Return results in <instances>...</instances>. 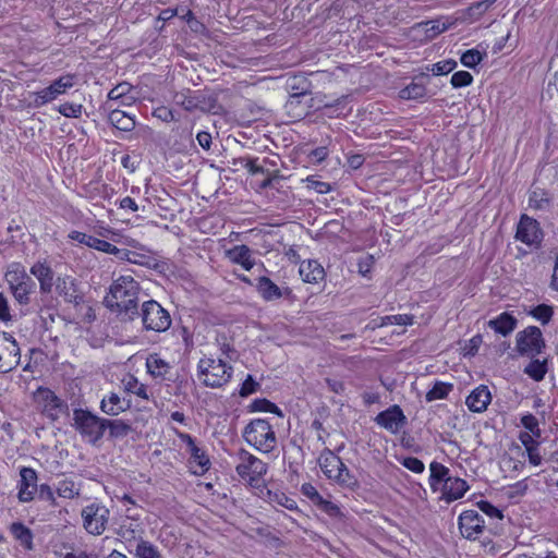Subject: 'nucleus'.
<instances>
[{
    "label": "nucleus",
    "mask_w": 558,
    "mask_h": 558,
    "mask_svg": "<svg viewBox=\"0 0 558 558\" xmlns=\"http://www.w3.org/2000/svg\"><path fill=\"white\" fill-rule=\"evenodd\" d=\"M267 497L269 502L282 506L288 510L298 509L296 501L288 497L284 493L267 490Z\"/></svg>",
    "instance_id": "79ce46f5"
},
{
    "label": "nucleus",
    "mask_w": 558,
    "mask_h": 558,
    "mask_svg": "<svg viewBox=\"0 0 558 558\" xmlns=\"http://www.w3.org/2000/svg\"><path fill=\"white\" fill-rule=\"evenodd\" d=\"M153 114L156 119L161 120L162 122H171L174 119L172 109L167 106L157 107Z\"/></svg>",
    "instance_id": "bf43d9fd"
},
{
    "label": "nucleus",
    "mask_w": 558,
    "mask_h": 558,
    "mask_svg": "<svg viewBox=\"0 0 558 558\" xmlns=\"http://www.w3.org/2000/svg\"><path fill=\"white\" fill-rule=\"evenodd\" d=\"M529 205L534 209H543L546 205H548V199L543 197L538 198V193L534 191L529 197Z\"/></svg>",
    "instance_id": "e2e57ef3"
},
{
    "label": "nucleus",
    "mask_w": 558,
    "mask_h": 558,
    "mask_svg": "<svg viewBox=\"0 0 558 558\" xmlns=\"http://www.w3.org/2000/svg\"><path fill=\"white\" fill-rule=\"evenodd\" d=\"M69 238L71 240L77 241L78 243L84 244L90 248H94V250H97L99 252H104L107 254L119 255L122 252L120 248H118L113 244H111L105 240L95 238L93 235L86 234L84 232L71 231L69 233Z\"/></svg>",
    "instance_id": "4be33fe9"
},
{
    "label": "nucleus",
    "mask_w": 558,
    "mask_h": 558,
    "mask_svg": "<svg viewBox=\"0 0 558 558\" xmlns=\"http://www.w3.org/2000/svg\"><path fill=\"white\" fill-rule=\"evenodd\" d=\"M461 535L468 539H476L485 529V521L475 510L463 511L458 518Z\"/></svg>",
    "instance_id": "dca6fc26"
},
{
    "label": "nucleus",
    "mask_w": 558,
    "mask_h": 558,
    "mask_svg": "<svg viewBox=\"0 0 558 558\" xmlns=\"http://www.w3.org/2000/svg\"><path fill=\"white\" fill-rule=\"evenodd\" d=\"M306 186L319 194H327L331 191V185L327 182L315 180L314 177L310 175L305 179Z\"/></svg>",
    "instance_id": "5fc2aeb1"
},
{
    "label": "nucleus",
    "mask_w": 558,
    "mask_h": 558,
    "mask_svg": "<svg viewBox=\"0 0 558 558\" xmlns=\"http://www.w3.org/2000/svg\"><path fill=\"white\" fill-rule=\"evenodd\" d=\"M304 96H306L305 93L292 94L286 102L284 107H286L287 111L289 113H292V116L294 118H301L302 116H304L306 113L305 108H302L298 112H293L299 107V105L301 104V98Z\"/></svg>",
    "instance_id": "49530a36"
},
{
    "label": "nucleus",
    "mask_w": 558,
    "mask_h": 558,
    "mask_svg": "<svg viewBox=\"0 0 558 558\" xmlns=\"http://www.w3.org/2000/svg\"><path fill=\"white\" fill-rule=\"evenodd\" d=\"M488 326L497 333L508 336L517 327V319L507 312L501 313L496 318L488 322Z\"/></svg>",
    "instance_id": "473e14b6"
},
{
    "label": "nucleus",
    "mask_w": 558,
    "mask_h": 558,
    "mask_svg": "<svg viewBox=\"0 0 558 558\" xmlns=\"http://www.w3.org/2000/svg\"><path fill=\"white\" fill-rule=\"evenodd\" d=\"M106 429H109L111 438H123L132 432L130 424L122 420H108L106 418Z\"/></svg>",
    "instance_id": "ea45409f"
},
{
    "label": "nucleus",
    "mask_w": 558,
    "mask_h": 558,
    "mask_svg": "<svg viewBox=\"0 0 558 558\" xmlns=\"http://www.w3.org/2000/svg\"><path fill=\"white\" fill-rule=\"evenodd\" d=\"M56 490L59 497L73 499L80 496L81 486L73 480L64 478L58 482Z\"/></svg>",
    "instance_id": "c9c22d12"
},
{
    "label": "nucleus",
    "mask_w": 558,
    "mask_h": 558,
    "mask_svg": "<svg viewBox=\"0 0 558 558\" xmlns=\"http://www.w3.org/2000/svg\"><path fill=\"white\" fill-rule=\"evenodd\" d=\"M83 527L88 534L101 535L108 525L110 511L101 502H92L81 511Z\"/></svg>",
    "instance_id": "1a4fd4ad"
},
{
    "label": "nucleus",
    "mask_w": 558,
    "mask_h": 558,
    "mask_svg": "<svg viewBox=\"0 0 558 558\" xmlns=\"http://www.w3.org/2000/svg\"><path fill=\"white\" fill-rule=\"evenodd\" d=\"M318 463L323 473L338 485L347 488H353L357 485L355 476L331 450H324L319 456Z\"/></svg>",
    "instance_id": "20e7f679"
},
{
    "label": "nucleus",
    "mask_w": 558,
    "mask_h": 558,
    "mask_svg": "<svg viewBox=\"0 0 558 558\" xmlns=\"http://www.w3.org/2000/svg\"><path fill=\"white\" fill-rule=\"evenodd\" d=\"M38 498L41 500L49 501L52 507L57 506V499L52 488L48 484H41L38 488Z\"/></svg>",
    "instance_id": "6e6d98bb"
},
{
    "label": "nucleus",
    "mask_w": 558,
    "mask_h": 558,
    "mask_svg": "<svg viewBox=\"0 0 558 558\" xmlns=\"http://www.w3.org/2000/svg\"><path fill=\"white\" fill-rule=\"evenodd\" d=\"M236 460L238 475L251 486L257 484L267 473V464L244 449L238 451Z\"/></svg>",
    "instance_id": "0eeeda50"
},
{
    "label": "nucleus",
    "mask_w": 558,
    "mask_h": 558,
    "mask_svg": "<svg viewBox=\"0 0 558 558\" xmlns=\"http://www.w3.org/2000/svg\"><path fill=\"white\" fill-rule=\"evenodd\" d=\"M19 494L17 498L21 502H31L37 493V472L27 466L20 470Z\"/></svg>",
    "instance_id": "a211bd4d"
},
{
    "label": "nucleus",
    "mask_w": 558,
    "mask_h": 558,
    "mask_svg": "<svg viewBox=\"0 0 558 558\" xmlns=\"http://www.w3.org/2000/svg\"><path fill=\"white\" fill-rule=\"evenodd\" d=\"M137 558H162L158 549L149 542L141 539L135 549Z\"/></svg>",
    "instance_id": "37998d69"
},
{
    "label": "nucleus",
    "mask_w": 558,
    "mask_h": 558,
    "mask_svg": "<svg viewBox=\"0 0 558 558\" xmlns=\"http://www.w3.org/2000/svg\"><path fill=\"white\" fill-rule=\"evenodd\" d=\"M177 17L184 21L193 33L199 34L205 29L204 24L193 15L191 10L177 8Z\"/></svg>",
    "instance_id": "a19ab883"
},
{
    "label": "nucleus",
    "mask_w": 558,
    "mask_h": 558,
    "mask_svg": "<svg viewBox=\"0 0 558 558\" xmlns=\"http://www.w3.org/2000/svg\"><path fill=\"white\" fill-rule=\"evenodd\" d=\"M375 422L391 434H398L407 424V417L402 409L395 404L378 413L375 417Z\"/></svg>",
    "instance_id": "f3484780"
},
{
    "label": "nucleus",
    "mask_w": 558,
    "mask_h": 558,
    "mask_svg": "<svg viewBox=\"0 0 558 558\" xmlns=\"http://www.w3.org/2000/svg\"><path fill=\"white\" fill-rule=\"evenodd\" d=\"M256 289L260 296L268 302L277 301L283 295L282 289L266 276L257 278Z\"/></svg>",
    "instance_id": "c756f323"
},
{
    "label": "nucleus",
    "mask_w": 558,
    "mask_h": 558,
    "mask_svg": "<svg viewBox=\"0 0 558 558\" xmlns=\"http://www.w3.org/2000/svg\"><path fill=\"white\" fill-rule=\"evenodd\" d=\"M0 319L2 322H9L11 319L8 299L3 293H0Z\"/></svg>",
    "instance_id": "0e129e2a"
},
{
    "label": "nucleus",
    "mask_w": 558,
    "mask_h": 558,
    "mask_svg": "<svg viewBox=\"0 0 558 558\" xmlns=\"http://www.w3.org/2000/svg\"><path fill=\"white\" fill-rule=\"evenodd\" d=\"M252 410L257 412H269L281 415L280 409L272 402L266 399H256L252 403Z\"/></svg>",
    "instance_id": "09e8293b"
},
{
    "label": "nucleus",
    "mask_w": 558,
    "mask_h": 558,
    "mask_svg": "<svg viewBox=\"0 0 558 558\" xmlns=\"http://www.w3.org/2000/svg\"><path fill=\"white\" fill-rule=\"evenodd\" d=\"M233 368L221 357H204L198 362V378L210 388L225 386L232 377Z\"/></svg>",
    "instance_id": "7ed1b4c3"
},
{
    "label": "nucleus",
    "mask_w": 558,
    "mask_h": 558,
    "mask_svg": "<svg viewBox=\"0 0 558 558\" xmlns=\"http://www.w3.org/2000/svg\"><path fill=\"white\" fill-rule=\"evenodd\" d=\"M5 278L14 300L20 305H28L31 302V295L36 289L35 281L25 272L24 269H20L19 265L16 266V269L9 270L5 274Z\"/></svg>",
    "instance_id": "6e6552de"
},
{
    "label": "nucleus",
    "mask_w": 558,
    "mask_h": 558,
    "mask_svg": "<svg viewBox=\"0 0 558 558\" xmlns=\"http://www.w3.org/2000/svg\"><path fill=\"white\" fill-rule=\"evenodd\" d=\"M21 350L12 335L0 333V373H9L17 367Z\"/></svg>",
    "instance_id": "ddd939ff"
},
{
    "label": "nucleus",
    "mask_w": 558,
    "mask_h": 558,
    "mask_svg": "<svg viewBox=\"0 0 558 558\" xmlns=\"http://www.w3.org/2000/svg\"><path fill=\"white\" fill-rule=\"evenodd\" d=\"M427 90L423 83L412 82L399 92V96L407 100H418L426 97Z\"/></svg>",
    "instance_id": "e433bc0d"
},
{
    "label": "nucleus",
    "mask_w": 558,
    "mask_h": 558,
    "mask_svg": "<svg viewBox=\"0 0 558 558\" xmlns=\"http://www.w3.org/2000/svg\"><path fill=\"white\" fill-rule=\"evenodd\" d=\"M521 425L529 430L534 437H541L539 423L536 416L531 413L524 414L521 417Z\"/></svg>",
    "instance_id": "de8ad7c7"
},
{
    "label": "nucleus",
    "mask_w": 558,
    "mask_h": 558,
    "mask_svg": "<svg viewBox=\"0 0 558 558\" xmlns=\"http://www.w3.org/2000/svg\"><path fill=\"white\" fill-rule=\"evenodd\" d=\"M140 290L138 282L131 276H121L111 284L105 304L120 320H133L138 315Z\"/></svg>",
    "instance_id": "f257e3e1"
},
{
    "label": "nucleus",
    "mask_w": 558,
    "mask_h": 558,
    "mask_svg": "<svg viewBox=\"0 0 558 558\" xmlns=\"http://www.w3.org/2000/svg\"><path fill=\"white\" fill-rule=\"evenodd\" d=\"M34 400L41 413L51 421H57L68 405L49 388L39 387L34 392Z\"/></svg>",
    "instance_id": "f8f14e48"
},
{
    "label": "nucleus",
    "mask_w": 558,
    "mask_h": 558,
    "mask_svg": "<svg viewBox=\"0 0 558 558\" xmlns=\"http://www.w3.org/2000/svg\"><path fill=\"white\" fill-rule=\"evenodd\" d=\"M10 532L14 538L21 543L22 546L28 550L33 549V533L31 529L21 522H14L10 526Z\"/></svg>",
    "instance_id": "72a5a7b5"
},
{
    "label": "nucleus",
    "mask_w": 558,
    "mask_h": 558,
    "mask_svg": "<svg viewBox=\"0 0 558 558\" xmlns=\"http://www.w3.org/2000/svg\"><path fill=\"white\" fill-rule=\"evenodd\" d=\"M473 76L468 71H459L452 74L450 83L454 88L465 87L471 85Z\"/></svg>",
    "instance_id": "8fccbe9b"
},
{
    "label": "nucleus",
    "mask_w": 558,
    "mask_h": 558,
    "mask_svg": "<svg viewBox=\"0 0 558 558\" xmlns=\"http://www.w3.org/2000/svg\"><path fill=\"white\" fill-rule=\"evenodd\" d=\"M387 322L385 324H392V325H401V326H408L413 324V317L407 314H398V315H391L387 316L385 318Z\"/></svg>",
    "instance_id": "680f3d73"
},
{
    "label": "nucleus",
    "mask_w": 558,
    "mask_h": 558,
    "mask_svg": "<svg viewBox=\"0 0 558 558\" xmlns=\"http://www.w3.org/2000/svg\"><path fill=\"white\" fill-rule=\"evenodd\" d=\"M457 66V62L452 59L439 61L432 65L434 75H445L452 72Z\"/></svg>",
    "instance_id": "864d4df0"
},
{
    "label": "nucleus",
    "mask_w": 558,
    "mask_h": 558,
    "mask_svg": "<svg viewBox=\"0 0 558 558\" xmlns=\"http://www.w3.org/2000/svg\"><path fill=\"white\" fill-rule=\"evenodd\" d=\"M468 483L460 478L451 476L442 486L439 488L440 490V499L450 504L454 500L462 498L465 493L469 490Z\"/></svg>",
    "instance_id": "b1692460"
},
{
    "label": "nucleus",
    "mask_w": 558,
    "mask_h": 558,
    "mask_svg": "<svg viewBox=\"0 0 558 558\" xmlns=\"http://www.w3.org/2000/svg\"><path fill=\"white\" fill-rule=\"evenodd\" d=\"M136 99L134 87L128 82H122L108 93L107 101L114 102V106L120 105V108H122L132 106Z\"/></svg>",
    "instance_id": "5701e85b"
},
{
    "label": "nucleus",
    "mask_w": 558,
    "mask_h": 558,
    "mask_svg": "<svg viewBox=\"0 0 558 558\" xmlns=\"http://www.w3.org/2000/svg\"><path fill=\"white\" fill-rule=\"evenodd\" d=\"M485 53L477 49H469L464 51L460 58L461 63L470 69H474L478 63L482 62Z\"/></svg>",
    "instance_id": "c03bdc74"
},
{
    "label": "nucleus",
    "mask_w": 558,
    "mask_h": 558,
    "mask_svg": "<svg viewBox=\"0 0 558 558\" xmlns=\"http://www.w3.org/2000/svg\"><path fill=\"white\" fill-rule=\"evenodd\" d=\"M530 314L543 325L549 323L553 317V307L547 304H539L530 311Z\"/></svg>",
    "instance_id": "a18cd8bd"
},
{
    "label": "nucleus",
    "mask_w": 558,
    "mask_h": 558,
    "mask_svg": "<svg viewBox=\"0 0 558 558\" xmlns=\"http://www.w3.org/2000/svg\"><path fill=\"white\" fill-rule=\"evenodd\" d=\"M544 347L545 341L538 327L530 326L517 333V350L521 355L535 356Z\"/></svg>",
    "instance_id": "4468645a"
},
{
    "label": "nucleus",
    "mask_w": 558,
    "mask_h": 558,
    "mask_svg": "<svg viewBox=\"0 0 558 558\" xmlns=\"http://www.w3.org/2000/svg\"><path fill=\"white\" fill-rule=\"evenodd\" d=\"M495 2V0H483V1H478V2H475L474 4H472L470 7V11L472 13H477V14H482L484 13L493 3Z\"/></svg>",
    "instance_id": "338daca9"
},
{
    "label": "nucleus",
    "mask_w": 558,
    "mask_h": 558,
    "mask_svg": "<svg viewBox=\"0 0 558 558\" xmlns=\"http://www.w3.org/2000/svg\"><path fill=\"white\" fill-rule=\"evenodd\" d=\"M56 291L65 302L80 305L84 301L83 294L78 291L76 280L71 276H59L53 283Z\"/></svg>",
    "instance_id": "6ab92c4d"
},
{
    "label": "nucleus",
    "mask_w": 558,
    "mask_h": 558,
    "mask_svg": "<svg viewBox=\"0 0 558 558\" xmlns=\"http://www.w3.org/2000/svg\"><path fill=\"white\" fill-rule=\"evenodd\" d=\"M73 421L75 429L90 444L99 441L106 432V418L99 417L88 410L75 409Z\"/></svg>",
    "instance_id": "423d86ee"
},
{
    "label": "nucleus",
    "mask_w": 558,
    "mask_h": 558,
    "mask_svg": "<svg viewBox=\"0 0 558 558\" xmlns=\"http://www.w3.org/2000/svg\"><path fill=\"white\" fill-rule=\"evenodd\" d=\"M226 258L232 264L240 265L245 270H251L255 266V258L252 250L244 244L235 245L225 252Z\"/></svg>",
    "instance_id": "393cba45"
},
{
    "label": "nucleus",
    "mask_w": 558,
    "mask_h": 558,
    "mask_svg": "<svg viewBox=\"0 0 558 558\" xmlns=\"http://www.w3.org/2000/svg\"><path fill=\"white\" fill-rule=\"evenodd\" d=\"M243 437L257 450L268 453L277 444L276 434L268 421L253 420L244 429Z\"/></svg>",
    "instance_id": "39448f33"
},
{
    "label": "nucleus",
    "mask_w": 558,
    "mask_h": 558,
    "mask_svg": "<svg viewBox=\"0 0 558 558\" xmlns=\"http://www.w3.org/2000/svg\"><path fill=\"white\" fill-rule=\"evenodd\" d=\"M478 508L485 513L487 514L490 519H502L504 515L501 513V511L496 508L495 506H493L490 502L488 501H480L478 504Z\"/></svg>",
    "instance_id": "052dcab7"
},
{
    "label": "nucleus",
    "mask_w": 558,
    "mask_h": 558,
    "mask_svg": "<svg viewBox=\"0 0 558 558\" xmlns=\"http://www.w3.org/2000/svg\"><path fill=\"white\" fill-rule=\"evenodd\" d=\"M258 383H256L251 375H247L246 379L243 381L241 386L240 396L247 397L254 393L258 389Z\"/></svg>",
    "instance_id": "13d9d810"
},
{
    "label": "nucleus",
    "mask_w": 558,
    "mask_h": 558,
    "mask_svg": "<svg viewBox=\"0 0 558 558\" xmlns=\"http://www.w3.org/2000/svg\"><path fill=\"white\" fill-rule=\"evenodd\" d=\"M177 437L180 439L179 448L181 454L186 458L190 472L196 476L204 475L211 465L205 449L189 434L177 432Z\"/></svg>",
    "instance_id": "f03ea898"
},
{
    "label": "nucleus",
    "mask_w": 558,
    "mask_h": 558,
    "mask_svg": "<svg viewBox=\"0 0 558 558\" xmlns=\"http://www.w3.org/2000/svg\"><path fill=\"white\" fill-rule=\"evenodd\" d=\"M527 457L531 464L538 466L542 463V457L536 446H527Z\"/></svg>",
    "instance_id": "774afa93"
},
{
    "label": "nucleus",
    "mask_w": 558,
    "mask_h": 558,
    "mask_svg": "<svg viewBox=\"0 0 558 558\" xmlns=\"http://www.w3.org/2000/svg\"><path fill=\"white\" fill-rule=\"evenodd\" d=\"M547 360H532L525 367L524 374H526L530 378L535 381H541L544 379L547 373Z\"/></svg>",
    "instance_id": "4c0bfd02"
},
{
    "label": "nucleus",
    "mask_w": 558,
    "mask_h": 558,
    "mask_svg": "<svg viewBox=\"0 0 558 558\" xmlns=\"http://www.w3.org/2000/svg\"><path fill=\"white\" fill-rule=\"evenodd\" d=\"M402 465L416 474L423 473L425 470L423 461L415 457L404 458L402 461Z\"/></svg>",
    "instance_id": "4d7b16f0"
},
{
    "label": "nucleus",
    "mask_w": 558,
    "mask_h": 558,
    "mask_svg": "<svg viewBox=\"0 0 558 558\" xmlns=\"http://www.w3.org/2000/svg\"><path fill=\"white\" fill-rule=\"evenodd\" d=\"M123 388L126 392L133 393L142 399L147 400V388L144 384L140 383L133 375H126L122 379Z\"/></svg>",
    "instance_id": "58836bf2"
},
{
    "label": "nucleus",
    "mask_w": 558,
    "mask_h": 558,
    "mask_svg": "<svg viewBox=\"0 0 558 558\" xmlns=\"http://www.w3.org/2000/svg\"><path fill=\"white\" fill-rule=\"evenodd\" d=\"M543 231L536 219L522 215L517 227L515 239L530 247L537 248L543 240Z\"/></svg>",
    "instance_id": "2eb2a0df"
},
{
    "label": "nucleus",
    "mask_w": 558,
    "mask_h": 558,
    "mask_svg": "<svg viewBox=\"0 0 558 558\" xmlns=\"http://www.w3.org/2000/svg\"><path fill=\"white\" fill-rule=\"evenodd\" d=\"M452 390L453 384L437 380L435 381L434 386L426 392L425 400L427 402H433L436 400L446 399Z\"/></svg>",
    "instance_id": "f704fd0d"
},
{
    "label": "nucleus",
    "mask_w": 558,
    "mask_h": 558,
    "mask_svg": "<svg viewBox=\"0 0 558 558\" xmlns=\"http://www.w3.org/2000/svg\"><path fill=\"white\" fill-rule=\"evenodd\" d=\"M74 85V76L71 74L63 75L54 81L51 84L38 92L29 93V105L34 108H40L54 99H57L60 95L66 93L68 89L73 87Z\"/></svg>",
    "instance_id": "9d476101"
},
{
    "label": "nucleus",
    "mask_w": 558,
    "mask_h": 558,
    "mask_svg": "<svg viewBox=\"0 0 558 558\" xmlns=\"http://www.w3.org/2000/svg\"><path fill=\"white\" fill-rule=\"evenodd\" d=\"M104 109L108 111V119L110 123L118 130L128 132L134 129L135 121L133 117L122 110L120 105L114 106V102L106 101Z\"/></svg>",
    "instance_id": "412c9836"
},
{
    "label": "nucleus",
    "mask_w": 558,
    "mask_h": 558,
    "mask_svg": "<svg viewBox=\"0 0 558 558\" xmlns=\"http://www.w3.org/2000/svg\"><path fill=\"white\" fill-rule=\"evenodd\" d=\"M29 271L38 280L40 292L43 294L51 293L56 280H53V271L49 264L46 260L37 262Z\"/></svg>",
    "instance_id": "a878e982"
},
{
    "label": "nucleus",
    "mask_w": 558,
    "mask_h": 558,
    "mask_svg": "<svg viewBox=\"0 0 558 558\" xmlns=\"http://www.w3.org/2000/svg\"><path fill=\"white\" fill-rule=\"evenodd\" d=\"M83 106L80 104L64 102L59 106L58 111L66 118H78L82 114Z\"/></svg>",
    "instance_id": "603ef678"
},
{
    "label": "nucleus",
    "mask_w": 558,
    "mask_h": 558,
    "mask_svg": "<svg viewBox=\"0 0 558 558\" xmlns=\"http://www.w3.org/2000/svg\"><path fill=\"white\" fill-rule=\"evenodd\" d=\"M131 407V401L120 398L118 393L111 392L105 397L100 402V409L104 413L116 416L124 412Z\"/></svg>",
    "instance_id": "c85d7f7f"
},
{
    "label": "nucleus",
    "mask_w": 558,
    "mask_h": 558,
    "mask_svg": "<svg viewBox=\"0 0 558 558\" xmlns=\"http://www.w3.org/2000/svg\"><path fill=\"white\" fill-rule=\"evenodd\" d=\"M141 317L147 330L165 331L171 325V317L168 311L154 300L143 303Z\"/></svg>",
    "instance_id": "9b49d317"
},
{
    "label": "nucleus",
    "mask_w": 558,
    "mask_h": 558,
    "mask_svg": "<svg viewBox=\"0 0 558 558\" xmlns=\"http://www.w3.org/2000/svg\"><path fill=\"white\" fill-rule=\"evenodd\" d=\"M177 98L179 95L177 94ZM177 104H180L186 111L199 110L202 112H208L214 110V100L210 97H206L199 90L189 92L187 94L181 93L180 99H177Z\"/></svg>",
    "instance_id": "aec40b11"
},
{
    "label": "nucleus",
    "mask_w": 558,
    "mask_h": 558,
    "mask_svg": "<svg viewBox=\"0 0 558 558\" xmlns=\"http://www.w3.org/2000/svg\"><path fill=\"white\" fill-rule=\"evenodd\" d=\"M492 401V395L487 386L480 385L466 397L465 404L472 412H484Z\"/></svg>",
    "instance_id": "bb28decb"
},
{
    "label": "nucleus",
    "mask_w": 558,
    "mask_h": 558,
    "mask_svg": "<svg viewBox=\"0 0 558 558\" xmlns=\"http://www.w3.org/2000/svg\"><path fill=\"white\" fill-rule=\"evenodd\" d=\"M450 477V470L446 465L436 461H433L429 464L428 483L430 489L434 493L438 492L442 484L446 483V481H448Z\"/></svg>",
    "instance_id": "7c9ffc66"
},
{
    "label": "nucleus",
    "mask_w": 558,
    "mask_h": 558,
    "mask_svg": "<svg viewBox=\"0 0 558 558\" xmlns=\"http://www.w3.org/2000/svg\"><path fill=\"white\" fill-rule=\"evenodd\" d=\"M299 274L304 282L318 283L325 278L324 267L314 259L303 260Z\"/></svg>",
    "instance_id": "cd10ccee"
},
{
    "label": "nucleus",
    "mask_w": 558,
    "mask_h": 558,
    "mask_svg": "<svg viewBox=\"0 0 558 558\" xmlns=\"http://www.w3.org/2000/svg\"><path fill=\"white\" fill-rule=\"evenodd\" d=\"M302 493L307 496L312 501H314L316 505L319 501V498H323L317 489L311 485V484H303L302 485Z\"/></svg>",
    "instance_id": "69168bd1"
},
{
    "label": "nucleus",
    "mask_w": 558,
    "mask_h": 558,
    "mask_svg": "<svg viewBox=\"0 0 558 558\" xmlns=\"http://www.w3.org/2000/svg\"><path fill=\"white\" fill-rule=\"evenodd\" d=\"M146 366L148 373L155 378L166 379L167 375L171 372L170 363L161 359L157 353L150 354L147 357Z\"/></svg>",
    "instance_id": "2f4dec72"
},
{
    "label": "nucleus",
    "mask_w": 558,
    "mask_h": 558,
    "mask_svg": "<svg viewBox=\"0 0 558 558\" xmlns=\"http://www.w3.org/2000/svg\"><path fill=\"white\" fill-rule=\"evenodd\" d=\"M317 506L322 511H324L326 514H328L331 518H341L343 515L340 507L329 500H326L324 498H319V501L317 502Z\"/></svg>",
    "instance_id": "3c124183"
}]
</instances>
